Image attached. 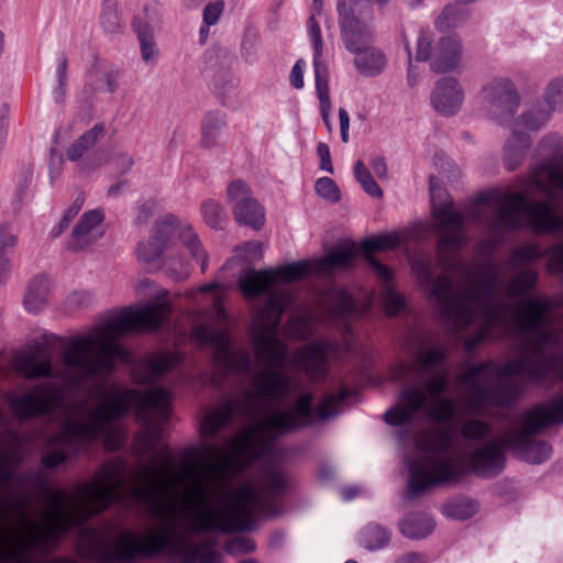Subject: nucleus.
Segmentation results:
<instances>
[{"label": "nucleus", "instance_id": "obj_1", "mask_svg": "<svg viewBox=\"0 0 563 563\" xmlns=\"http://www.w3.org/2000/svg\"><path fill=\"white\" fill-rule=\"evenodd\" d=\"M312 401L311 393H302L294 408L262 417L255 427L225 438L230 453L214 443L203 445L201 455L205 464L187 473L189 485L184 492L183 509L176 492L155 467L158 454H154L152 465L137 470V483L131 493L159 526L144 539L133 530H122L112 547L107 545L96 529L84 528L80 533L81 555L98 563H132L158 555L170 563H222L221 554L208 542L192 544L181 533L184 512L190 516L186 530L191 533H233L249 529L254 512L267 506L268 497L286 492L288 477L279 464L266 461L255 485L245 483L233 493L225 474L231 470H243L260 457L271 456L278 435L311 424L314 416Z\"/></svg>", "mask_w": 563, "mask_h": 563}, {"label": "nucleus", "instance_id": "obj_2", "mask_svg": "<svg viewBox=\"0 0 563 563\" xmlns=\"http://www.w3.org/2000/svg\"><path fill=\"white\" fill-rule=\"evenodd\" d=\"M410 263L419 284L435 302L448 331L460 332L481 319L483 324L474 346L494 338L495 330L507 331L511 318L518 324V357L501 366L494 361L470 365L460 376V382L473 394L470 401L473 411H479L483 406L503 408L512 405L523 394V386L507 380L508 376H522L536 384H542L549 377L555 356L548 347L554 344L555 335L543 325L545 314L552 309L551 300L526 298L520 302L521 310L514 311L501 294L499 269L493 263L482 264L466 287H455L446 274L433 278L429 253H416Z\"/></svg>", "mask_w": 563, "mask_h": 563}, {"label": "nucleus", "instance_id": "obj_3", "mask_svg": "<svg viewBox=\"0 0 563 563\" xmlns=\"http://www.w3.org/2000/svg\"><path fill=\"white\" fill-rule=\"evenodd\" d=\"M314 274V261H301L286 264L277 269H249L239 278V286L247 300L267 295L266 302L258 308L257 318L261 330L255 340V356L262 369L254 371L250 378V389L245 400L234 404L231 400L209 410L201 422L205 437L214 438L228 426L238 407L245 415L255 411L252 404L265 407L277 404L294 390L292 378L282 369L287 358V347L272 332L279 324L283 312L294 302V296L278 282L291 283Z\"/></svg>", "mask_w": 563, "mask_h": 563}, {"label": "nucleus", "instance_id": "obj_4", "mask_svg": "<svg viewBox=\"0 0 563 563\" xmlns=\"http://www.w3.org/2000/svg\"><path fill=\"white\" fill-rule=\"evenodd\" d=\"M170 395L163 388H152L146 393L135 389L110 388L97 396V404L81 399L70 406L58 432L47 441L48 452L42 456V464L53 468L62 464L70 454L90 445L100 438L108 443L115 433L113 422L121 419L130 409H135L137 419L146 428L137 435L134 450L146 455L155 450L162 439V427L168 418Z\"/></svg>", "mask_w": 563, "mask_h": 563}, {"label": "nucleus", "instance_id": "obj_5", "mask_svg": "<svg viewBox=\"0 0 563 563\" xmlns=\"http://www.w3.org/2000/svg\"><path fill=\"white\" fill-rule=\"evenodd\" d=\"M170 305L158 302L140 309L124 308L98 324L91 332L69 340L63 352L64 365L74 372L67 385L77 387L88 378H103L117 360L128 361V351L118 342L135 331H154L169 318Z\"/></svg>", "mask_w": 563, "mask_h": 563}, {"label": "nucleus", "instance_id": "obj_6", "mask_svg": "<svg viewBox=\"0 0 563 563\" xmlns=\"http://www.w3.org/2000/svg\"><path fill=\"white\" fill-rule=\"evenodd\" d=\"M517 423L519 428H509L500 437H492V423L478 418H470L461 424L460 437L468 444L465 449H471L466 461L474 473L484 477L498 475L506 464V449L531 464L550 459L551 445L533 438L545 428L536 427L538 422L529 419L526 412L518 416Z\"/></svg>", "mask_w": 563, "mask_h": 563}, {"label": "nucleus", "instance_id": "obj_7", "mask_svg": "<svg viewBox=\"0 0 563 563\" xmlns=\"http://www.w3.org/2000/svg\"><path fill=\"white\" fill-rule=\"evenodd\" d=\"M477 203H492L489 219L485 221L484 211L476 206L470 212V218L485 224L494 234H504L521 228L522 213L528 227L539 234L563 233V214L555 211L551 200L527 201L523 192H484L477 197Z\"/></svg>", "mask_w": 563, "mask_h": 563}, {"label": "nucleus", "instance_id": "obj_8", "mask_svg": "<svg viewBox=\"0 0 563 563\" xmlns=\"http://www.w3.org/2000/svg\"><path fill=\"white\" fill-rule=\"evenodd\" d=\"M454 443L453 433L449 430H424L416 435V451L407 459L409 498L424 493L429 487L460 478L459 453Z\"/></svg>", "mask_w": 563, "mask_h": 563}, {"label": "nucleus", "instance_id": "obj_9", "mask_svg": "<svg viewBox=\"0 0 563 563\" xmlns=\"http://www.w3.org/2000/svg\"><path fill=\"white\" fill-rule=\"evenodd\" d=\"M441 189L435 187V178L430 177V200L435 230L439 235L437 255L443 268L455 266V253L467 242L464 233V216L453 209L452 200L440 198Z\"/></svg>", "mask_w": 563, "mask_h": 563}, {"label": "nucleus", "instance_id": "obj_10", "mask_svg": "<svg viewBox=\"0 0 563 563\" xmlns=\"http://www.w3.org/2000/svg\"><path fill=\"white\" fill-rule=\"evenodd\" d=\"M421 409L438 423L450 422L456 415V406L452 399H429L421 386L412 384L401 390L398 405L385 412V421L391 426H401L409 422Z\"/></svg>", "mask_w": 563, "mask_h": 563}, {"label": "nucleus", "instance_id": "obj_11", "mask_svg": "<svg viewBox=\"0 0 563 563\" xmlns=\"http://www.w3.org/2000/svg\"><path fill=\"white\" fill-rule=\"evenodd\" d=\"M8 401L18 419L49 416L63 406L64 389L54 383H42L29 393L11 396Z\"/></svg>", "mask_w": 563, "mask_h": 563}, {"label": "nucleus", "instance_id": "obj_12", "mask_svg": "<svg viewBox=\"0 0 563 563\" xmlns=\"http://www.w3.org/2000/svg\"><path fill=\"white\" fill-rule=\"evenodd\" d=\"M192 339L199 344L211 345L214 349L213 362L227 373L247 374L252 361L246 352L236 353L230 349V338L223 330L197 325L191 332Z\"/></svg>", "mask_w": 563, "mask_h": 563}, {"label": "nucleus", "instance_id": "obj_13", "mask_svg": "<svg viewBox=\"0 0 563 563\" xmlns=\"http://www.w3.org/2000/svg\"><path fill=\"white\" fill-rule=\"evenodd\" d=\"M561 137L555 134L544 136L539 145L544 162L536 166L530 176L531 186L544 196L554 197V189L563 190V167L559 157L562 152Z\"/></svg>", "mask_w": 563, "mask_h": 563}, {"label": "nucleus", "instance_id": "obj_14", "mask_svg": "<svg viewBox=\"0 0 563 563\" xmlns=\"http://www.w3.org/2000/svg\"><path fill=\"white\" fill-rule=\"evenodd\" d=\"M227 202L240 224L260 230L264 224L263 207L253 197L250 187L241 179L232 180L227 189Z\"/></svg>", "mask_w": 563, "mask_h": 563}, {"label": "nucleus", "instance_id": "obj_15", "mask_svg": "<svg viewBox=\"0 0 563 563\" xmlns=\"http://www.w3.org/2000/svg\"><path fill=\"white\" fill-rule=\"evenodd\" d=\"M483 98L488 114L500 123L512 118L520 102L517 89L508 78H496L487 84L483 89Z\"/></svg>", "mask_w": 563, "mask_h": 563}, {"label": "nucleus", "instance_id": "obj_16", "mask_svg": "<svg viewBox=\"0 0 563 563\" xmlns=\"http://www.w3.org/2000/svg\"><path fill=\"white\" fill-rule=\"evenodd\" d=\"M334 347L327 341H314L298 349L294 354L296 365L313 380L322 379L329 369V358Z\"/></svg>", "mask_w": 563, "mask_h": 563}, {"label": "nucleus", "instance_id": "obj_17", "mask_svg": "<svg viewBox=\"0 0 563 563\" xmlns=\"http://www.w3.org/2000/svg\"><path fill=\"white\" fill-rule=\"evenodd\" d=\"M321 314L329 321L340 322L349 318H360L364 308H360L353 297L343 289L329 288L318 301Z\"/></svg>", "mask_w": 563, "mask_h": 563}, {"label": "nucleus", "instance_id": "obj_18", "mask_svg": "<svg viewBox=\"0 0 563 563\" xmlns=\"http://www.w3.org/2000/svg\"><path fill=\"white\" fill-rule=\"evenodd\" d=\"M103 219L104 214L99 209L85 212L74 227L71 235L66 243V250L78 253L100 240L103 236L101 228Z\"/></svg>", "mask_w": 563, "mask_h": 563}, {"label": "nucleus", "instance_id": "obj_19", "mask_svg": "<svg viewBox=\"0 0 563 563\" xmlns=\"http://www.w3.org/2000/svg\"><path fill=\"white\" fill-rule=\"evenodd\" d=\"M401 236L397 233H389L373 238H367L362 243V252L369 268L375 273L382 283L390 282L393 278L391 269L380 263L374 255V251H388L401 244Z\"/></svg>", "mask_w": 563, "mask_h": 563}, {"label": "nucleus", "instance_id": "obj_20", "mask_svg": "<svg viewBox=\"0 0 563 563\" xmlns=\"http://www.w3.org/2000/svg\"><path fill=\"white\" fill-rule=\"evenodd\" d=\"M550 255L549 266L555 273H563V243L553 246L551 250L541 252L537 244H526L511 251L507 265L511 269L523 267Z\"/></svg>", "mask_w": 563, "mask_h": 563}, {"label": "nucleus", "instance_id": "obj_21", "mask_svg": "<svg viewBox=\"0 0 563 563\" xmlns=\"http://www.w3.org/2000/svg\"><path fill=\"white\" fill-rule=\"evenodd\" d=\"M464 100L459 81L452 77L441 78L431 95V103L437 112L450 117L455 114Z\"/></svg>", "mask_w": 563, "mask_h": 563}, {"label": "nucleus", "instance_id": "obj_22", "mask_svg": "<svg viewBox=\"0 0 563 563\" xmlns=\"http://www.w3.org/2000/svg\"><path fill=\"white\" fill-rule=\"evenodd\" d=\"M462 58V43L452 35L441 37L434 45L431 70L444 74L454 70Z\"/></svg>", "mask_w": 563, "mask_h": 563}, {"label": "nucleus", "instance_id": "obj_23", "mask_svg": "<svg viewBox=\"0 0 563 563\" xmlns=\"http://www.w3.org/2000/svg\"><path fill=\"white\" fill-rule=\"evenodd\" d=\"M344 47L350 52H358L374 43L373 22L339 24Z\"/></svg>", "mask_w": 563, "mask_h": 563}, {"label": "nucleus", "instance_id": "obj_24", "mask_svg": "<svg viewBox=\"0 0 563 563\" xmlns=\"http://www.w3.org/2000/svg\"><path fill=\"white\" fill-rule=\"evenodd\" d=\"M357 252L358 250L353 243L333 250L324 257L314 261V274L325 275L333 269L350 268L355 261Z\"/></svg>", "mask_w": 563, "mask_h": 563}, {"label": "nucleus", "instance_id": "obj_25", "mask_svg": "<svg viewBox=\"0 0 563 563\" xmlns=\"http://www.w3.org/2000/svg\"><path fill=\"white\" fill-rule=\"evenodd\" d=\"M339 24L373 22L374 11L371 0H338Z\"/></svg>", "mask_w": 563, "mask_h": 563}, {"label": "nucleus", "instance_id": "obj_26", "mask_svg": "<svg viewBox=\"0 0 563 563\" xmlns=\"http://www.w3.org/2000/svg\"><path fill=\"white\" fill-rule=\"evenodd\" d=\"M353 54L355 55V68L365 77H376L380 75L387 65L385 54L379 48L374 47L373 44Z\"/></svg>", "mask_w": 563, "mask_h": 563}, {"label": "nucleus", "instance_id": "obj_27", "mask_svg": "<svg viewBox=\"0 0 563 563\" xmlns=\"http://www.w3.org/2000/svg\"><path fill=\"white\" fill-rule=\"evenodd\" d=\"M227 126L225 114L220 111H210L205 114L200 123V144L205 148H213L221 144L222 133Z\"/></svg>", "mask_w": 563, "mask_h": 563}, {"label": "nucleus", "instance_id": "obj_28", "mask_svg": "<svg viewBox=\"0 0 563 563\" xmlns=\"http://www.w3.org/2000/svg\"><path fill=\"white\" fill-rule=\"evenodd\" d=\"M528 418L536 420L534 426L539 428H548L555 423H563V395L555 396L547 405H536L525 411Z\"/></svg>", "mask_w": 563, "mask_h": 563}, {"label": "nucleus", "instance_id": "obj_29", "mask_svg": "<svg viewBox=\"0 0 563 563\" xmlns=\"http://www.w3.org/2000/svg\"><path fill=\"white\" fill-rule=\"evenodd\" d=\"M530 136L517 129H512V136L507 141L504 148V165L509 172L515 170L523 161L527 151L530 148Z\"/></svg>", "mask_w": 563, "mask_h": 563}, {"label": "nucleus", "instance_id": "obj_30", "mask_svg": "<svg viewBox=\"0 0 563 563\" xmlns=\"http://www.w3.org/2000/svg\"><path fill=\"white\" fill-rule=\"evenodd\" d=\"M16 373L24 378H42L53 376V366L48 360L40 361L34 354H20L13 361Z\"/></svg>", "mask_w": 563, "mask_h": 563}, {"label": "nucleus", "instance_id": "obj_31", "mask_svg": "<svg viewBox=\"0 0 563 563\" xmlns=\"http://www.w3.org/2000/svg\"><path fill=\"white\" fill-rule=\"evenodd\" d=\"M49 279L45 275L35 276L29 284L24 306L30 312H38L48 302Z\"/></svg>", "mask_w": 563, "mask_h": 563}, {"label": "nucleus", "instance_id": "obj_32", "mask_svg": "<svg viewBox=\"0 0 563 563\" xmlns=\"http://www.w3.org/2000/svg\"><path fill=\"white\" fill-rule=\"evenodd\" d=\"M539 274L533 268H522L516 272L505 286V294L508 299L525 297L534 288Z\"/></svg>", "mask_w": 563, "mask_h": 563}, {"label": "nucleus", "instance_id": "obj_33", "mask_svg": "<svg viewBox=\"0 0 563 563\" xmlns=\"http://www.w3.org/2000/svg\"><path fill=\"white\" fill-rule=\"evenodd\" d=\"M400 532L410 539H423L434 529L433 519L426 514H410L399 522Z\"/></svg>", "mask_w": 563, "mask_h": 563}, {"label": "nucleus", "instance_id": "obj_34", "mask_svg": "<svg viewBox=\"0 0 563 563\" xmlns=\"http://www.w3.org/2000/svg\"><path fill=\"white\" fill-rule=\"evenodd\" d=\"M552 112L549 106L539 102L516 119L512 129L538 131L548 123Z\"/></svg>", "mask_w": 563, "mask_h": 563}, {"label": "nucleus", "instance_id": "obj_35", "mask_svg": "<svg viewBox=\"0 0 563 563\" xmlns=\"http://www.w3.org/2000/svg\"><path fill=\"white\" fill-rule=\"evenodd\" d=\"M179 363L177 354L168 352H159L152 354L145 361L146 375L144 382L152 383L163 375H165L170 368Z\"/></svg>", "mask_w": 563, "mask_h": 563}, {"label": "nucleus", "instance_id": "obj_36", "mask_svg": "<svg viewBox=\"0 0 563 563\" xmlns=\"http://www.w3.org/2000/svg\"><path fill=\"white\" fill-rule=\"evenodd\" d=\"M103 134V125L96 124L93 128L79 136L66 152L67 159L77 162L84 158L85 155L96 145L98 140Z\"/></svg>", "mask_w": 563, "mask_h": 563}, {"label": "nucleus", "instance_id": "obj_37", "mask_svg": "<svg viewBox=\"0 0 563 563\" xmlns=\"http://www.w3.org/2000/svg\"><path fill=\"white\" fill-rule=\"evenodd\" d=\"M461 2L448 4L434 21V26L440 32H445L462 25L470 16V12Z\"/></svg>", "mask_w": 563, "mask_h": 563}, {"label": "nucleus", "instance_id": "obj_38", "mask_svg": "<svg viewBox=\"0 0 563 563\" xmlns=\"http://www.w3.org/2000/svg\"><path fill=\"white\" fill-rule=\"evenodd\" d=\"M349 397L346 389H341L338 394H328L316 408V416L320 420H325L336 416L340 412V405Z\"/></svg>", "mask_w": 563, "mask_h": 563}, {"label": "nucleus", "instance_id": "obj_39", "mask_svg": "<svg viewBox=\"0 0 563 563\" xmlns=\"http://www.w3.org/2000/svg\"><path fill=\"white\" fill-rule=\"evenodd\" d=\"M133 26L140 41L143 60L145 63L153 62L156 58L157 49L150 26L137 20L133 22Z\"/></svg>", "mask_w": 563, "mask_h": 563}, {"label": "nucleus", "instance_id": "obj_40", "mask_svg": "<svg viewBox=\"0 0 563 563\" xmlns=\"http://www.w3.org/2000/svg\"><path fill=\"white\" fill-rule=\"evenodd\" d=\"M355 179L361 185L362 189L371 197L383 198V190L374 179L371 170L364 165L362 161H356L353 166Z\"/></svg>", "mask_w": 563, "mask_h": 563}, {"label": "nucleus", "instance_id": "obj_41", "mask_svg": "<svg viewBox=\"0 0 563 563\" xmlns=\"http://www.w3.org/2000/svg\"><path fill=\"white\" fill-rule=\"evenodd\" d=\"M389 543V532L377 525H368L361 533V544L368 550H378Z\"/></svg>", "mask_w": 563, "mask_h": 563}, {"label": "nucleus", "instance_id": "obj_42", "mask_svg": "<svg viewBox=\"0 0 563 563\" xmlns=\"http://www.w3.org/2000/svg\"><path fill=\"white\" fill-rule=\"evenodd\" d=\"M446 360V352L439 346H431L419 353V369L421 373L432 372L443 367Z\"/></svg>", "mask_w": 563, "mask_h": 563}, {"label": "nucleus", "instance_id": "obj_43", "mask_svg": "<svg viewBox=\"0 0 563 563\" xmlns=\"http://www.w3.org/2000/svg\"><path fill=\"white\" fill-rule=\"evenodd\" d=\"M179 236L183 244L190 252L192 257L201 261V271L205 272L207 268V255L197 234L192 232L191 227L185 225L181 229Z\"/></svg>", "mask_w": 563, "mask_h": 563}, {"label": "nucleus", "instance_id": "obj_44", "mask_svg": "<svg viewBox=\"0 0 563 563\" xmlns=\"http://www.w3.org/2000/svg\"><path fill=\"white\" fill-rule=\"evenodd\" d=\"M101 25L108 33H115L122 27L118 11V0H103V10L100 16Z\"/></svg>", "mask_w": 563, "mask_h": 563}, {"label": "nucleus", "instance_id": "obj_45", "mask_svg": "<svg viewBox=\"0 0 563 563\" xmlns=\"http://www.w3.org/2000/svg\"><path fill=\"white\" fill-rule=\"evenodd\" d=\"M178 229V220L173 214H168L163 220L155 223L151 234H153L154 239L158 240L159 242H164V246L166 249Z\"/></svg>", "mask_w": 563, "mask_h": 563}, {"label": "nucleus", "instance_id": "obj_46", "mask_svg": "<svg viewBox=\"0 0 563 563\" xmlns=\"http://www.w3.org/2000/svg\"><path fill=\"white\" fill-rule=\"evenodd\" d=\"M201 213L205 222L214 229H221L225 220V212L221 205L212 199L205 200L201 203Z\"/></svg>", "mask_w": 563, "mask_h": 563}, {"label": "nucleus", "instance_id": "obj_47", "mask_svg": "<svg viewBox=\"0 0 563 563\" xmlns=\"http://www.w3.org/2000/svg\"><path fill=\"white\" fill-rule=\"evenodd\" d=\"M165 250L164 242H159L154 239L153 234H151L148 241L139 243L136 254L140 261L144 263H152L159 258Z\"/></svg>", "mask_w": 563, "mask_h": 563}, {"label": "nucleus", "instance_id": "obj_48", "mask_svg": "<svg viewBox=\"0 0 563 563\" xmlns=\"http://www.w3.org/2000/svg\"><path fill=\"white\" fill-rule=\"evenodd\" d=\"M313 66L316 75V89L318 98L320 100V106H323V108L327 109L329 104H331L329 86L327 80V69L320 59L313 60Z\"/></svg>", "mask_w": 563, "mask_h": 563}, {"label": "nucleus", "instance_id": "obj_49", "mask_svg": "<svg viewBox=\"0 0 563 563\" xmlns=\"http://www.w3.org/2000/svg\"><path fill=\"white\" fill-rule=\"evenodd\" d=\"M444 509L448 517L464 520L476 514L477 504L472 500L453 501L446 504Z\"/></svg>", "mask_w": 563, "mask_h": 563}, {"label": "nucleus", "instance_id": "obj_50", "mask_svg": "<svg viewBox=\"0 0 563 563\" xmlns=\"http://www.w3.org/2000/svg\"><path fill=\"white\" fill-rule=\"evenodd\" d=\"M433 38L432 34L429 30H421L418 37L417 49H416V60L417 62H427L432 63L433 58Z\"/></svg>", "mask_w": 563, "mask_h": 563}, {"label": "nucleus", "instance_id": "obj_51", "mask_svg": "<svg viewBox=\"0 0 563 563\" xmlns=\"http://www.w3.org/2000/svg\"><path fill=\"white\" fill-rule=\"evenodd\" d=\"M317 194L330 202H338L341 198L340 189L333 179L321 177L314 185Z\"/></svg>", "mask_w": 563, "mask_h": 563}, {"label": "nucleus", "instance_id": "obj_52", "mask_svg": "<svg viewBox=\"0 0 563 563\" xmlns=\"http://www.w3.org/2000/svg\"><path fill=\"white\" fill-rule=\"evenodd\" d=\"M384 284L385 288L383 292V298L385 311L388 316H395L404 308L405 301L402 297L389 286V282Z\"/></svg>", "mask_w": 563, "mask_h": 563}, {"label": "nucleus", "instance_id": "obj_53", "mask_svg": "<svg viewBox=\"0 0 563 563\" xmlns=\"http://www.w3.org/2000/svg\"><path fill=\"white\" fill-rule=\"evenodd\" d=\"M423 388L426 394L430 395L431 399L439 398L448 388V374L443 368L441 373L432 376L424 382Z\"/></svg>", "mask_w": 563, "mask_h": 563}, {"label": "nucleus", "instance_id": "obj_54", "mask_svg": "<svg viewBox=\"0 0 563 563\" xmlns=\"http://www.w3.org/2000/svg\"><path fill=\"white\" fill-rule=\"evenodd\" d=\"M308 35L313 45V60H319L323 52V42L320 26L314 18L310 15L307 21Z\"/></svg>", "mask_w": 563, "mask_h": 563}, {"label": "nucleus", "instance_id": "obj_55", "mask_svg": "<svg viewBox=\"0 0 563 563\" xmlns=\"http://www.w3.org/2000/svg\"><path fill=\"white\" fill-rule=\"evenodd\" d=\"M255 548L256 545L254 540L247 537L232 538L225 544V551L233 555L251 553Z\"/></svg>", "mask_w": 563, "mask_h": 563}, {"label": "nucleus", "instance_id": "obj_56", "mask_svg": "<svg viewBox=\"0 0 563 563\" xmlns=\"http://www.w3.org/2000/svg\"><path fill=\"white\" fill-rule=\"evenodd\" d=\"M544 98V102L540 103L549 106L551 111H554L555 106L563 101V79L552 80L547 87Z\"/></svg>", "mask_w": 563, "mask_h": 563}, {"label": "nucleus", "instance_id": "obj_57", "mask_svg": "<svg viewBox=\"0 0 563 563\" xmlns=\"http://www.w3.org/2000/svg\"><path fill=\"white\" fill-rule=\"evenodd\" d=\"M67 69H68V58L65 54H60L57 62L56 77H57V89H56V99L58 102L64 100L66 95V86H67Z\"/></svg>", "mask_w": 563, "mask_h": 563}, {"label": "nucleus", "instance_id": "obj_58", "mask_svg": "<svg viewBox=\"0 0 563 563\" xmlns=\"http://www.w3.org/2000/svg\"><path fill=\"white\" fill-rule=\"evenodd\" d=\"M224 10V2L217 0L208 3L203 9V23L207 27L218 23Z\"/></svg>", "mask_w": 563, "mask_h": 563}, {"label": "nucleus", "instance_id": "obj_59", "mask_svg": "<svg viewBox=\"0 0 563 563\" xmlns=\"http://www.w3.org/2000/svg\"><path fill=\"white\" fill-rule=\"evenodd\" d=\"M120 70L113 66H107L101 70L100 80L104 84L106 90L113 93L118 89Z\"/></svg>", "mask_w": 563, "mask_h": 563}, {"label": "nucleus", "instance_id": "obj_60", "mask_svg": "<svg viewBox=\"0 0 563 563\" xmlns=\"http://www.w3.org/2000/svg\"><path fill=\"white\" fill-rule=\"evenodd\" d=\"M317 154L320 158V168L330 174H333L334 169L329 146L325 143H319L317 146Z\"/></svg>", "mask_w": 563, "mask_h": 563}, {"label": "nucleus", "instance_id": "obj_61", "mask_svg": "<svg viewBox=\"0 0 563 563\" xmlns=\"http://www.w3.org/2000/svg\"><path fill=\"white\" fill-rule=\"evenodd\" d=\"M16 244V235L12 232L11 225L4 223L0 225V247L5 252L7 247H13Z\"/></svg>", "mask_w": 563, "mask_h": 563}, {"label": "nucleus", "instance_id": "obj_62", "mask_svg": "<svg viewBox=\"0 0 563 563\" xmlns=\"http://www.w3.org/2000/svg\"><path fill=\"white\" fill-rule=\"evenodd\" d=\"M303 66L305 62L298 59L290 71V84L296 89L303 87Z\"/></svg>", "mask_w": 563, "mask_h": 563}, {"label": "nucleus", "instance_id": "obj_63", "mask_svg": "<svg viewBox=\"0 0 563 563\" xmlns=\"http://www.w3.org/2000/svg\"><path fill=\"white\" fill-rule=\"evenodd\" d=\"M369 166L377 178L382 180L388 179V167L385 162V158L382 156H376L369 162Z\"/></svg>", "mask_w": 563, "mask_h": 563}, {"label": "nucleus", "instance_id": "obj_64", "mask_svg": "<svg viewBox=\"0 0 563 563\" xmlns=\"http://www.w3.org/2000/svg\"><path fill=\"white\" fill-rule=\"evenodd\" d=\"M112 163L114 164L115 169L120 174H124L131 169L134 162H133L132 157L129 156L128 154L119 153L118 155H115L113 157Z\"/></svg>", "mask_w": 563, "mask_h": 563}]
</instances>
